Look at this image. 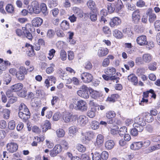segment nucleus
Listing matches in <instances>:
<instances>
[{"label": "nucleus", "instance_id": "nucleus-48", "mask_svg": "<svg viewBox=\"0 0 160 160\" xmlns=\"http://www.w3.org/2000/svg\"><path fill=\"white\" fill-rule=\"evenodd\" d=\"M6 10L8 12L12 13L14 12V8L12 4H9L6 6Z\"/></svg>", "mask_w": 160, "mask_h": 160}, {"label": "nucleus", "instance_id": "nucleus-11", "mask_svg": "<svg viewBox=\"0 0 160 160\" xmlns=\"http://www.w3.org/2000/svg\"><path fill=\"white\" fill-rule=\"evenodd\" d=\"M121 22L120 19L118 17H115L111 20L110 25L112 27H114L121 24Z\"/></svg>", "mask_w": 160, "mask_h": 160}, {"label": "nucleus", "instance_id": "nucleus-59", "mask_svg": "<svg viewBox=\"0 0 160 160\" xmlns=\"http://www.w3.org/2000/svg\"><path fill=\"white\" fill-rule=\"evenodd\" d=\"M155 29L157 31L160 30V20L156 21L154 23Z\"/></svg>", "mask_w": 160, "mask_h": 160}, {"label": "nucleus", "instance_id": "nucleus-35", "mask_svg": "<svg viewBox=\"0 0 160 160\" xmlns=\"http://www.w3.org/2000/svg\"><path fill=\"white\" fill-rule=\"evenodd\" d=\"M19 112L21 111V112L29 111L26 106L23 103H21L19 107Z\"/></svg>", "mask_w": 160, "mask_h": 160}, {"label": "nucleus", "instance_id": "nucleus-30", "mask_svg": "<svg viewBox=\"0 0 160 160\" xmlns=\"http://www.w3.org/2000/svg\"><path fill=\"white\" fill-rule=\"evenodd\" d=\"M60 26L63 30H66L69 28V24L67 21L64 20L61 23Z\"/></svg>", "mask_w": 160, "mask_h": 160}, {"label": "nucleus", "instance_id": "nucleus-37", "mask_svg": "<svg viewBox=\"0 0 160 160\" xmlns=\"http://www.w3.org/2000/svg\"><path fill=\"white\" fill-rule=\"evenodd\" d=\"M92 160H101L100 154L96 152L94 153H92Z\"/></svg>", "mask_w": 160, "mask_h": 160}, {"label": "nucleus", "instance_id": "nucleus-29", "mask_svg": "<svg viewBox=\"0 0 160 160\" xmlns=\"http://www.w3.org/2000/svg\"><path fill=\"white\" fill-rule=\"evenodd\" d=\"M40 8L43 14L45 16H46L48 14V11L46 4L44 3L41 4Z\"/></svg>", "mask_w": 160, "mask_h": 160}, {"label": "nucleus", "instance_id": "nucleus-58", "mask_svg": "<svg viewBox=\"0 0 160 160\" xmlns=\"http://www.w3.org/2000/svg\"><path fill=\"white\" fill-rule=\"evenodd\" d=\"M4 117L5 119H8L10 116V111L8 109H5L4 110Z\"/></svg>", "mask_w": 160, "mask_h": 160}, {"label": "nucleus", "instance_id": "nucleus-7", "mask_svg": "<svg viewBox=\"0 0 160 160\" xmlns=\"http://www.w3.org/2000/svg\"><path fill=\"white\" fill-rule=\"evenodd\" d=\"M38 3L36 1H33L31 4V7L32 8L33 13L38 14L41 11V8Z\"/></svg>", "mask_w": 160, "mask_h": 160}, {"label": "nucleus", "instance_id": "nucleus-46", "mask_svg": "<svg viewBox=\"0 0 160 160\" xmlns=\"http://www.w3.org/2000/svg\"><path fill=\"white\" fill-rule=\"evenodd\" d=\"M139 130V128H135L132 129L131 131V134L134 136H137L138 134V132H141Z\"/></svg>", "mask_w": 160, "mask_h": 160}, {"label": "nucleus", "instance_id": "nucleus-1", "mask_svg": "<svg viewBox=\"0 0 160 160\" xmlns=\"http://www.w3.org/2000/svg\"><path fill=\"white\" fill-rule=\"evenodd\" d=\"M134 123L133 126L134 128H139L140 131H142L143 129V126L146 124V122L142 118L139 117H136L134 120Z\"/></svg>", "mask_w": 160, "mask_h": 160}, {"label": "nucleus", "instance_id": "nucleus-8", "mask_svg": "<svg viewBox=\"0 0 160 160\" xmlns=\"http://www.w3.org/2000/svg\"><path fill=\"white\" fill-rule=\"evenodd\" d=\"M132 21L136 24L138 23L140 18V15L139 11L137 9L132 14Z\"/></svg>", "mask_w": 160, "mask_h": 160}, {"label": "nucleus", "instance_id": "nucleus-25", "mask_svg": "<svg viewBox=\"0 0 160 160\" xmlns=\"http://www.w3.org/2000/svg\"><path fill=\"white\" fill-rule=\"evenodd\" d=\"M143 60L146 63L149 62L152 60V56L149 54H145L142 57Z\"/></svg>", "mask_w": 160, "mask_h": 160}, {"label": "nucleus", "instance_id": "nucleus-62", "mask_svg": "<svg viewBox=\"0 0 160 160\" xmlns=\"http://www.w3.org/2000/svg\"><path fill=\"white\" fill-rule=\"evenodd\" d=\"M53 148L54 150H55L58 154L60 153L62 151V147L59 144L55 145Z\"/></svg>", "mask_w": 160, "mask_h": 160}, {"label": "nucleus", "instance_id": "nucleus-6", "mask_svg": "<svg viewBox=\"0 0 160 160\" xmlns=\"http://www.w3.org/2000/svg\"><path fill=\"white\" fill-rule=\"evenodd\" d=\"M76 105L78 109L82 111H86L87 109V103L83 100H80L78 101Z\"/></svg>", "mask_w": 160, "mask_h": 160}, {"label": "nucleus", "instance_id": "nucleus-38", "mask_svg": "<svg viewBox=\"0 0 160 160\" xmlns=\"http://www.w3.org/2000/svg\"><path fill=\"white\" fill-rule=\"evenodd\" d=\"M57 136L59 138L63 137L65 135L64 131L62 128H59L56 131Z\"/></svg>", "mask_w": 160, "mask_h": 160}, {"label": "nucleus", "instance_id": "nucleus-45", "mask_svg": "<svg viewBox=\"0 0 160 160\" xmlns=\"http://www.w3.org/2000/svg\"><path fill=\"white\" fill-rule=\"evenodd\" d=\"M12 79V77L10 75L6 74L4 78V83L6 85H8L11 82Z\"/></svg>", "mask_w": 160, "mask_h": 160}, {"label": "nucleus", "instance_id": "nucleus-14", "mask_svg": "<svg viewBox=\"0 0 160 160\" xmlns=\"http://www.w3.org/2000/svg\"><path fill=\"white\" fill-rule=\"evenodd\" d=\"M152 10L151 8H149L148 10L147 14L149 16V20L150 22H153L156 19V16L155 14L152 12Z\"/></svg>", "mask_w": 160, "mask_h": 160}, {"label": "nucleus", "instance_id": "nucleus-4", "mask_svg": "<svg viewBox=\"0 0 160 160\" xmlns=\"http://www.w3.org/2000/svg\"><path fill=\"white\" fill-rule=\"evenodd\" d=\"M81 79L85 83L91 82L93 78L92 75L88 72H83L81 75Z\"/></svg>", "mask_w": 160, "mask_h": 160}, {"label": "nucleus", "instance_id": "nucleus-44", "mask_svg": "<svg viewBox=\"0 0 160 160\" xmlns=\"http://www.w3.org/2000/svg\"><path fill=\"white\" fill-rule=\"evenodd\" d=\"M15 126V122L13 120L9 121L8 124V128L10 130H13Z\"/></svg>", "mask_w": 160, "mask_h": 160}, {"label": "nucleus", "instance_id": "nucleus-13", "mask_svg": "<svg viewBox=\"0 0 160 160\" xmlns=\"http://www.w3.org/2000/svg\"><path fill=\"white\" fill-rule=\"evenodd\" d=\"M43 20L39 17L34 18L32 21V23L33 26L38 27L40 26L43 23Z\"/></svg>", "mask_w": 160, "mask_h": 160}, {"label": "nucleus", "instance_id": "nucleus-21", "mask_svg": "<svg viewBox=\"0 0 160 160\" xmlns=\"http://www.w3.org/2000/svg\"><path fill=\"white\" fill-rule=\"evenodd\" d=\"M22 29L23 30V33L24 36L28 39L32 40V34L25 27H22Z\"/></svg>", "mask_w": 160, "mask_h": 160}, {"label": "nucleus", "instance_id": "nucleus-39", "mask_svg": "<svg viewBox=\"0 0 160 160\" xmlns=\"http://www.w3.org/2000/svg\"><path fill=\"white\" fill-rule=\"evenodd\" d=\"M103 137L101 134H99L98 135L97 138V143L98 145H100L103 142Z\"/></svg>", "mask_w": 160, "mask_h": 160}, {"label": "nucleus", "instance_id": "nucleus-52", "mask_svg": "<svg viewBox=\"0 0 160 160\" xmlns=\"http://www.w3.org/2000/svg\"><path fill=\"white\" fill-rule=\"evenodd\" d=\"M78 150L81 152H84L86 150V147L82 145L78 144L77 146Z\"/></svg>", "mask_w": 160, "mask_h": 160}, {"label": "nucleus", "instance_id": "nucleus-16", "mask_svg": "<svg viewBox=\"0 0 160 160\" xmlns=\"http://www.w3.org/2000/svg\"><path fill=\"white\" fill-rule=\"evenodd\" d=\"M142 142H134L130 146L131 148L134 150H138L143 147Z\"/></svg>", "mask_w": 160, "mask_h": 160}, {"label": "nucleus", "instance_id": "nucleus-55", "mask_svg": "<svg viewBox=\"0 0 160 160\" xmlns=\"http://www.w3.org/2000/svg\"><path fill=\"white\" fill-rule=\"evenodd\" d=\"M90 18L92 22H95L97 20V14L93 12H91L90 13Z\"/></svg>", "mask_w": 160, "mask_h": 160}, {"label": "nucleus", "instance_id": "nucleus-34", "mask_svg": "<svg viewBox=\"0 0 160 160\" xmlns=\"http://www.w3.org/2000/svg\"><path fill=\"white\" fill-rule=\"evenodd\" d=\"M159 148H160V144H158L149 147L147 150V152L150 153Z\"/></svg>", "mask_w": 160, "mask_h": 160}, {"label": "nucleus", "instance_id": "nucleus-26", "mask_svg": "<svg viewBox=\"0 0 160 160\" xmlns=\"http://www.w3.org/2000/svg\"><path fill=\"white\" fill-rule=\"evenodd\" d=\"M116 4L115 3H109L108 6V9L109 13L113 12L116 10Z\"/></svg>", "mask_w": 160, "mask_h": 160}, {"label": "nucleus", "instance_id": "nucleus-22", "mask_svg": "<svg viewBox=\"0 0 160 160\" xmlns=\"http://www.w3.org/2000/svg\"><path fill=\"white\" fill-rule=\"evenodd\" d=\"M73 10L74 13L77 14L79 17L82 18L83 17V12L81 9L78 7H74L73 8Z\"/></svg>", "mask_w": 160, "mask_h": 160}, {"label": "nucleus", "instance_id": "nucleus-9", "mask_svg": "<svg viewBox=\"0 0 160 160\" xmlns=\"http://www.w3.org/2000/svg\"><path fill=\"white\" fill-rule=\"evenodd\" d=\"M30 113L29 111L21 112L20 111L18 112V116L20 118L23 119L24 121H26L30 118Z\"/></svg>", "mask_w": 160, "mask_h": 160}, {"label": "nucleus", "instance_id": "nucleus-36", "mask_svg": "<svg viewBox=\"0 0 160 160\" xmlns=\"http://www.w3.org/2000/svg\"><path fill=\"white\" fill-rule=\"evenodd\" d=\"M25 46L27 47H30L29 48L31 49L28 53V55L29 56H31L34 54L33 46L28 43L26 44Z\"/></svg>", "mask_w": 160, "mask_h": 160}, {"label": "nucleus", "instance_id": "nucleus-10", "mask_svg": "<svg viewBox=\"0 0 160 160\" xmlns=\"http://www.w3.org/2000/svg\"><path fill=\"white\" fill-rule=\"evenodd\" d=\"M137 43L140 45H144L148 43L146 37L144 35L139 36L137 39Z\"/></svg>", "mask_w": 160, "mask_h": 160}, {"label": "nucleus", "instance_id": "nucleus-32", "mask_svg": "<svg viewBox=\"0 0 160 160\" xmlns=\"http://www.w3.org/2000/svg\"><path fill=\"white\" fill-rule=\"evenodd\" d=\"M89 91L92 98H96L98 97L99 95V93L98 92L94 90L91 88H89Z\"/></svg>", "mask_w": 160, "mask_h": 160}, {"label": "nucleus", "instance_id": "nucleus-63", "mask_svg": "<svg viewBox=\"0 0 160 160\" xmlns=\"http://www.w3.org/2000/svg\"><path fill=\"white\" fill-rule=\"evenodd\" d=\"M92 67V65L90 62L88 61L85 63V68L87 70L91 69Z\"/></svg>", "mask_w": 160, "mask_h": 160}, {"label": "nucleus", "instance_id": "nucleus-12", "mask_svg": "<svg viewBox=\"0 0 160 160\" xmlns=\"http://www.w3.org/2000/svg\"><path fill=\"white\" fill-rule=\"evenodd\" d=\"M78 121L80 124L83 126L88 122V119L85 116L81 115L79 117Z\"/></svg>", "mask_w": 160, "mask_h": 160}, {"label": "nucleus", "instance_id": "nucleus-42", "mask_svg": "<svg viewBox=\"0 0 160 160\" xmlns=\"http://www.w3.org/2000/svg\"><path fill=\"white\" fill-rule=\"evenodd\" d=\"M123 32L128 36L132 35V32L130 27L127 26L123 30Z\"/></svg>", "mask_w": 160, "mask_h": 160}, {"label": "nucleus", "instance_id": "nucleus-49", "mask_svg": "<svg viewBox=\"0 0 160 160\" xmlns=\"http://www.w3.org/2000/svg\"><path fill=\"white\" fill-rule=\"evenodd\" d=\"M127 128L125 127H123L121 128L118 132L120 136H122L123 135H124L126 134V133L127 132Z\"/></svg>", "mask_w": 160, "mask_h": 160}, {"label": "nucleus", "instance_id": "nucleus-61", "mask_svg": "<svg viewBox=\"0 0 160 160\" xmlns=\"http://www.w3.org/2000/svg\"><path fill=\"white\" fill-rule=\"evenodd\" d=\"M55 35V32L53 30L50 29L48 31L47 35L49 38H52Z\"/></svg>", "mask_w": 160, "mask_h": 160}, {"label": "nucleus", "instance_id": "nucleus-27", "mask_svg": "<svg viewBox=\"0 0 160 160\" xmlns=\"http://www.w3.org/2000/svg\"><path fill=\"white\" fill-rule=\"evenodd\" d=\"M114 3L116 4V10L117 12L120 10L123 7V3L121 0H118L117 2H115Z\"/></svg>", "mask_w": 160, "mask_h": 160}, {"label": "nucleus", "instance_id": "nucleus-5", "mask_svg": "<svg viewBox=\"0 0 160 160\" xmlns=\"http://www.w3.org/2000/svg\"><path fill=\"white\" fill-rule=\"evenodd\" d=\"M6 147L8 151L11 153H13L18 150V146L17 143L12 142L8 143Z\"/></svg>", "mask_w": 160, "mask_h": 160}, {"label": "nucleus", "instance_id": "nucleus-2", "mask_svg": "<svg viewBox=\"0 0 160 160\" xmlns=\"http://www.w3.org/2000/svg\"><path fill=\"white\" fill-rule=\"evenodd\" d=\"M81 90L77 92V94L80 97L85 98H89V93L88 92L89 88L85 85H83L80 88Z\"/></svg>", "mask_w": 160, "mask_h": 160}, {"label": "nucleus", "instance_id": "nucleus-56", "mask_svg": "<svg viewBox=\"0 0 160 160\" xmlns=\"http://www.w3.org/2000/svg\"><path fill=\"white\" fill-rule=\"evenodd\" d=\"M6 68V66L4 63L3 59L0 58V69L5 71Z\"/></svg>", "mask_w": 160, "mask_h": 160}, {"label": "nucleus", "instance_id": "nucleus-20", "mask_svg": "<svg viewBox=\"0 0 160 160\" xmlns=\"http://www.w3.org/2000/svg\"><path fill=\"white\" fill-rule=\"evenodd\" d=\"M87 5L88 8L92 11L95 10L96 8L95 2L92 0H89L87 2Z\"/></svg>", "mask_w": 160, "mask_h": 160}, {"label": "nucleus", "instance_id": "nucleus-43", "mask_svg": "<svg viewBox=\"0 0 160 160\" xmlns=\"http://www.w3.org/2000/svg\"><path fill=\"white\" fill-rule=\"evenodd\" d=\"M119 97V95L118 94H114L111 95L110 97L108 98V100L110 102H114Z\"/></svg>", "mask_w": 160, "mask_h": 160}, {"label": "nucleus", "instance_id": "nucleus-53", "mask_svg": "<svg viewBox=\"0 0 160 160\" xmlns=\"http://www.w3.org/2000/svg\"><path fill=\"white\" fill-rule=\"evenodd\" d=\"M110 60L109 58H106L103 61L102 63V65L103 67H108L110 63Z\"/></svg>", "mask_w": 160, "mask_h": 160}, {"label": "nucleus", "instance_id": "nucleus-47", "mask_svg": "<svg viewBox=\"0 0 160 160\" xmlns=\"http://www.w3.org/2000/svg\"><path fill=\"white\" fill-rule=\"evenodd\" d=\"M116 116V113L114 111H110L106 113V116L108 119L113 118Z\"/></svg>", "mask_w": 160, "mask_h": 160}, {"label": "nucleus", "instance_id": "nucleus-15", "mask_svg": "<svg viewBox=\"0 0 160 160\" xmlns=\"http://www.w3.org/2000/svg\"><path fill=\"white\" fill-rule=\"evenodd\" d=\"M76 117V116H73L69 113H66L63 115V119L66 123L69 122H71L72 119L74 117Z\"/></svg>", "mask_w": 160, "mask_h": 160}, {"label": "nucleus", "instance_id": "nucleus-18", "mask_svg": "<svg viewBox=\"0 0 160 160\" xmlns=\"http://www.w3.org/2000/svg\"><path fill=\"white\" fill-rule=\"evenodd\" d=\"M96 107H92L87 112V115L91 118H93L96 115Z\"/></svg>", "mask_w": 160, "mask_h": 160}, {"label": "nucleus", "instance_id": "nucleus-3", "mask_svg": "<svg viewBox=\"0 0 160 160\" xmlns=\"http://www.w3.org/2000/svg\"><path fill=\"white\" fill-rule=\"evenodd\" d=\"M27 73V69L24 67L21 66L20 67L18 71L16 72V76L18 80H22L25 78V75Z\"/></svg>", "mask_w": 160, "mask_h": 160}, {"label": "nucleus", "instance_id": "nucleus-41", "mask_svg": "<svg viewBox=\"0 0 160 160\" xmlns=\"http://www.w3.org/2000/svg\"><path fill=\"white\" fill-rule=\"evenodd\" d=\"M98 122L95 121H93L92 122L91 125V128L93 130H96L99 127Z\"/></svg>", "mask_w": 160, "mask_h": 160}, {"label": "nucleus", "instance_id": "nucleus-23", "mask_svg": "<svg viewBox=\"0 0 160 160\" xmlns=\"http://www.w3.org/2000/svg\"><path fill=\"white\" fill-rule=\"evenodd\" d=\"M95 135L91 131L87 132L85 136V139L88 141H90L92 139L94 138Z\"/></svg>", "mask_w": 160, "mask_h": 160}, {"label": "nucleus", "instance_id": "nucleus-24", "mask_svg": "<svg viewBox=\"0 0 160 160\" xmlns=\"http://www.w3.org/2000/svg\"><path fill=\"white\" fill-rule=\"evenodd\" d=\"M129 81L133 82L134 85H136L138 83L137 78L133 74H131L128 76Z\"/></svg>", "mask_w": 160, "mask_h": 160}, {"label": "nucleus", "instance_id": "nucleus-19", "mask_svg": "<svg viewBox=\"0 0 160 160\" xmlns=\"http://www.w3.org/2000/svg\"><path fill=\"white\" fill-rule=\"evenodd\" d=\"M108 52L107 48H101L98 50V54L99 57H102L106 56L108 53Z\"/></svg>", "mask_w": 160, "mask_h": 160}, {"label": "nucleus", "instance_id": "nucleus-57", "mask_svg": "<svg viewBox=\"0 0 160 160\" xmlns=\"http://www.w3.org/2000/svg\"><path fill=\"white\" fill-rule=\"evenodd\" d=\"M55 52V50L53 49H51L49 51L48 53L49 56L48 57L49 60H51L52 59L54 55Z\"/></svg>", "mask_w": 160, "mask_h": 160}, {"label": "nucleus", "instance_id": "nucleus-64", "mask_svg": "<svg viewBox=\"0 0 160 160\" xmlns=\"http://www.w3.org/2000/svg\"><path fill=\"white\" fill-rule=\"evenodd\" d=\"M157 65V63L156 62H153L152 63L149 65L148 66L149 69L151 70H155L156 69V66Z\"/></svg>", "mask_w": 160, "mask_h": 160}, {"label": "nucleus", "instance_id": "nucleus-60", "mask_svg": "<svg viewBox=\"0 0 160 160\" xmlns=\"http://www.w3.org/2000/svg\"><path fill=\"white\" fill-rule=\"evenodd\" d=\"M145 130L147 132L151 133H152L153 131V128L151 125L148 124L145 127Z\"/></svg>", "mask_w": 160, "mask_h": 160}, {"label": "nucleus", "instance_id": "nucleus-50", "mask_svg": "<svg viewBox=\"0 0 160 160\" xmlns=\"http://www.w3.org/2000/svg\"><path fill=\"white\" fill-rule=\"evenodd\" d=\"M101 158L103 160H106L108 157V152L105 151H103L101 154H100Z\"/></svg>", "mask_w": 160, "mask_h": 160}, {"label": "nucleus", "instance_id": "nucleus-40", "mask_svg": "<svg viewBox=\"0 0 160 160\" xmlns=\"http://www.w3.org/2000/svg\"><path fill=\"white\" fill-rule=\"evenodd\" d=\"M113 34L115 37L118 38H121L122 36V32L117 29L113 31Z\"/></svg>", "mask_w": 160, "mask_h": 160}, {"label": "nucleus", "instance_id": "nucleus-28", "mask_svg": "<svg viewBox=\"0 0 160 160\" xmlns=\"http://www.w3.org/2000/svg\"><path fill=\"white\" fill-rule=\"evenodd\" d=\"M114 145V142L111 140L108 141L105 143V147L108 149H112Z\"/></svg>", "mask_w": 160, "mask_h": 160}, {"label": "nucleus", "instance_id": "nucleus-33", "mask_svg": "<svg viewBox=\"0 0 160 160\" xmlns=\"http://www.w3.org/2000/svg\"><path fill=\"white\" fill-rule=\"evenodd\" d=\"M51 128V124L50 122L48 120H46L42 127V131L45 132Z\"/></svg>", "mask_w": 160, "mask_h": 160}, {"label": "nucleus", "instance_id": "nucleus-54", "mask_svg": "<svg viewBox=\"0 0 160 160\" xmlns=\"http://www.w3.org/2000/svg\"><path fill=\"white\" fill-rule=\"evenodd\" d=\"M60 56L61 59L64 61L67 58V54L65 51L64 50H62L60 52Z\"/></svg>", "mask_w": 160, "mask_h": 160}, {"label": "nucleus", "instance_id": "nucleus-51", "mask_svg": "<svg viewBox=\"0 0 160 160\" xmlns=\"http://www.w3.org/2000/svg\"><path fill=\"white\" fill-rule=\"evenodd\" d=\"M58 73L60 77L63 79H64L65 77L67 76L66 73L62 69H59L58 70Z\"/></svg>", "mask_w": 160, "mask_h": 160}, {"label": "nucleus", "instance_id": "nucleus-31", "mask_svg": "<svg viewBox=\"0 0 160 160\" xmlns=\"http://www.w3.org/2000/svg\"><path fill=\"white\" fill-rule=\"evenodd\" d=\"M144 118L145 121L149 123L152 122L153 120L152 116L149 113H145Z\"/></svg>", "mask_w": 160, "mask_h": 160}, {"label": "nucleus", "instance_id": "nucleus-17", "mask_svg": "<svg viewBox=\"0 0 160 160\" xmlns=\"http://www.w3.org/2000/svg\"><path fill=\"white\" fill-rule=\"evenodd\" d=\"M23 87V84L21 83H19L11 86L10 89L12 91L18 92L21 90Z\"/></svg>", "mask_w": 160, "mask_h": 160}]
</instances>
